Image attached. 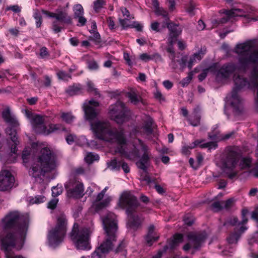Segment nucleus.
Returning <instances> with one entry per match:
<instances>
[{
  "mask_svg": "<svg viewBox=\"0 0 258 258\" xmlns=\"http://www.w3.org/2000/svg\"><path fill=\"white\" fill-rule=\"evenodd\" d=\"M58 199H52L48 204L47 207L51 209H54L56 207L57 204L58 203Z\"/></svg>",
  "mask_w": 258,
  "mask_h": 258,
  "instance_id": "obj_55",
  "label": "nucleus"
},
{
  "mask_svg": "<svg viewBox=\"0 0 258 258\" xmlns=\"http://www.w3.org/2000/svg\"><path fill=\"white\" fill-rule=\"evenodd\" d=\"M61 117L63 120L68 123H71L75 118V117L70 112H62Z\"/></svg>",
  "mask_w": 258,
  "mask_h": 258,
  "instance_id": "obj_37",
  "label": "nucleus"
},
{
  "mask_svg": "<svg viewBox=\"0 0 258 258\" xmlns=\"http://www.w3.org/2000/svg\"><path fill=\"white\" fill-rule=\"evenodd\" d=\"M95 190H99V188L96 186L95 185H93L92 186H89L87 189V190L86 191V193L88 194L89 196H90L94 191Z\"/></svg>",
  "mask_w": 258,
  "mask_h": 258,
  "instance_id": "obj_59",
  "label": "nucleus"
},
{
  "mask_svg": "<svg viewBox=\"0 0 258 258\" xmlns=\"http://www.w3.org/2000/svg\"><path fill=\"white\" fill-rule=\"evenodd\" d=\"M190 124L194 126L200 124V117L197 112H195L188 119Z\"/></svg>",
  "mask_w": 258,
  "mask_h": 258,
  "instance_id": "obj_36",
  "label": "nucleus"
},
{
  "mask_svg": "<svg viewBox=\"0 0 258 258\" xmlns=\"http://www.w3.org/2000/svg\"><path fill=\"white\" fill-rule=\"evenodd\" d=\"M7 10H12L15 13H19L21 11V8L18 5H14L8 7L6 9Z\"/></svg>",
  "mask_w": 258,
  "mask_h": 258,
  "instance_id": "obj_61",
  "label": "nucleus"
},
{
  "mask_svg": "<svg viewBox=\"0 0 258 258\" xmlns=\"http://www.w3.org/2000/svg\"><path fill=\"white\" fill-rule=\"evenodd\" d=\"M167 26L166 22H164L160 24L157 21H154L151 24V28L153 31L156 32H161L163 29H165Z\"/></svg>",
  "mask_w": 258,
  "mask_h": 258,
  "instance_id": "obj_33",
  "label": "nucleus"
},
{
  "mask_svg": "<svg viewBox=\"0 0 258 258\" xmlns=\"http://www.w3.org/2000/svg\"><path fill=\"white\" fill-rule=\"evenodd\" d=\"M99 105V103L93 100L86 101L83 105L85 118L89 121L91 130L95 136L99 139L117 144L118 147L116 152L130 160L140 158L136 164L138 168L146 171L151 156L148 146L141 140L137 139L133 142V149L128 151L126 148V139L122 128H112L110 123L107 121L96 120L93 121L99 113L97 108Z\"/></svg>",
  "mask_w": 258,
  "mask_h": 258,
  "instance_id": "obj_1",
  "label": "nucleus"
},
{
  "mask_svg": "<svg viewBox=\"0 0 258 258\" xmlns=\"http://www.w3.org/2000/svg\"><path fill=\"white\" fill-rule=\"evenodd\" d=\"M15 179L11 173L8 170L2 171L0 173V190L5 191L11 188Z\"/></svg>",
  "mask_w": 258,
  "mask_h": 258,
  "instance_id": "obj_14",
  "label": "nucleus"
},
{
  "mask_svg": "<svg viewBox=\"0 0 258 258\" xmlns=\"http://www.w3.org/2000/svg\"><path fill=\"white\" fill-rule=\"evenodd\" d=\"M140 58L143 61H148L153 59V57L147 53H143L140 55Z\"/></svg>",
  "mask_w": 258,
  "mask_h": 258,
  "instance_id": "obj_62",
  "label": "nucleus"
},
{
  "mask_svg": "<svg viewBox=\"0 0 258 258\" xmlns=\"http://www.w3.org/2000/svg\"><path fill=\"white\" fill-rule=\"evenodd\" d=\"M223 209L228 210L233 206V199H230L226 201H222Z\"/></svg>",
  "mask_w": 258,
  "mask_h": 258,
  "instance_id": "obj_48",
  "label": "nucleus"
},
{
  "mask_svg": "<svg viewBox=\"0 0 258 258\" xmlns=\"http://www.w3.org/2000/svg\"><path fill=\"white\" fill-rule=\"evenodd\" d=\"M40 56L42 58H44L49 55L48 51L46 47H43L40 50Z\"/></svg>",
  "mask_w": 258,
  "mask_h": 258,
  "instance_id": "obj_52",
  "label": "nucleus"
},
{
  "mask_svg": "<svg viewBox=\"0 0 258 258\" xmlns=\"http://www.w3.org/2000/svg\"><path fill=\"white\" fill-rule=\"evenodd\" d=\"M166 27L169 31L168 42L169 44L172 45L176 41L177 37L181 33L182 29L178 25L170 22L169 21L166 22Z\"/></svg>",
  "mask_w": 258,
  "mask_h": 258,
  "instance_id": "obj_16",
  "label": "nucleus"
},
{
  "mask_svg": "<svg viewBox=\"0 0 258 258\" xmlns=\"http://www.w3.org/2000/svg\"><path fill=\"white\" fill-rule=\"evenodd\" d=\"M155 12L156 15L159 16L161 15L165 18V21H169L168 14L165 10L162 8L159 7L156 10H155Z\"/></svg>",
  "mask_w": 258,
  "mask_h": 258,
  "instance_id": "obj_40",
  "label": "nucleus"
},
{
  "mask_svg": "<svg viewBox=\"0 0 258 258\" xmlns=\"http://www.w3.org/2000/svg\"><path fill=\"white\" fill-rule=\"evenodd\" d=\"M123 58L128 66H132L133 65L135 62V58L133 56H130L128 53H124Z\"/></svg>",
  "mask_w": 258,
  "mask_h": 258,
  "instance_id": "obj_46",
  "label": "nucleus"
},
{
  "mask_svg": "<svg viewBox=\"0 0 258 258\" xmlns=\"http://www.w3.org/2000/svg\"><path fill=\"white\" fill-rule=\"evenodd\" d=\"M88 90L89 92L93 93L95 94H98L97 89L95 87L94 84L91 81H88L87 83Z\"/></svg>",
  "mask_w": 258,
  "mask_h": 258,
  "instance_id": "obj_49",
  "label": "nucleus"
},
{
  "mask_svg": "<svg viewBox=\"0 0 258 258\" xmlns=\"http://www.w3.org/2000/svg\"><path fill=\"white\" fill-rule=\"evenodd\" d=\"M34 17L36 20V27L38 28L40 27L42 24V17L40 12L38 11H36L34 12Z\"/></svg>",
  "mask_w": 258,
  "mask_h": 258,
  "instance_id": "obj_43",
  "label": "nucleus"
},
{
  "mask_svg": "<svg viewBox=\"0 0 258 258\" xmlns=\"http://www.w3.org/2000/svg\"><path fill=\"white\" fill-rule=\"evenodd\" d=\"M57 75L59 79L68 81L69 79H71V77L70 75L66 73L63 71H59L57 73Z\"/></svg>",
  "mask_w": 258,
  "mask_h": 258,
  "instance_id": "obj_47",
  "label": "nucleus"
},
{
  "mask_svg": "<svg viewBox=\"0 0 258 258\" xmlns=\"http://www.w3.org/2000/svg\"><path fill=\"white\" fill-rule=\"evenodd\" d=\"M192 73L190 72L188 74V76L184 78L182 81L180 82V84L182 87H185L187 86L191 81L192 78Z\"/></svg>",
  "mask_w": 258,
  "mask_h": 258,
  "instance_id": "obj_45",
  "label": "nucleus"
},
{
  "mask_svg": "<svg viewBox=\"0 0 258 258\" xmlns=\"http://www.w3.org/2000/svg\"><path fill=\"white\" fill-rule=\"evenodd\" d=\"M74 173L76 175H82L85 173V170L83 167H79L74 170Z\"/></svg>",
  "mask_w": 258,
  "mask_h": 258,
  "instance_id": "obj_63",
  "label": "nucleus"
},
{
  "mask_svg": "<svg viewBox=\"0 0 258 258\" xmlns=\"http://www.w3.org/2000/svg\"><path fill=\"white\" fill-rule=\"evenodd\" d=\"M190 145L189 146H184L182 147L181 149V152L182 154L185 155H189L190 153V150L192 148H190Z\"/></svg>",
  "mask_w": 258,
  "mask_h": 258,
  "instance_id": "obj_57",
  "label": "nucleus"
},
{
  "mask_svg": "<svg viewBox=\"0 0 258 258\" xmlns=\"http://www.w3.org/2000/svg\"><path fill=\"white\" fill-rule=\"evenodd\" d=\"M228 17H242L244 16V12L240 9H232L230 10H225L224 12Z\"/></svg>",
  "mask_w": 258,
  "mask_h": 258,
  "instance_id": "obj_30",
  "label": "nucleus"
},
{
  "mask_svg": "<svg viewBox=\"0 0 258 258\" xmlns=\"http://www.w3.org/2000/svg\"><path fill=\"white\" fill-rule=\"evenodd\" d=\"M2 117L5 121L10 125L16 127L19 125L18 120L15 116L11 113L9 107H7L3 111Z\"/></svg>",
  "mask_w": 258,
  "mask_h": 258,
  "instance_id": "obj_19",
  "label": "nucleus"
},
{
  "mask_svg": "<svg viewBox=\"0 0 258 258\" xmlns=\"http://www.w3.org/2000/svg\"><path fill=\"white\" fill-rule=\"evenodd\" d=\"M52 196L53 197H57L62 192L63 188L61 185L58 184L52 187Z\"/></svg>",
  "mask_w": 258,
  "mask_h": 258,
  "instance_id": "obj_39",
  "label": "nucleus"
},
{
  "mask_svg": "<svg viewBox=\"0 0 258 258\" xmlns=\"http://www.w3.org/2000/svg\"><path fill=\"white\" fill-rule=\"evenodd\" d=\"M128 28H135L138 31H141L143 29V26L137 22H134L132 24H130V26Z\"/></svg>",
  "mask_w": 258,
  "mask_h": 258,
  "instance_id": "obj_56",
  "label": "nucleus"
},
{
  "mask_svg": "<svg viewBox=\"0 0 258 258\" xmlns=\"http://www.w3.org/2000/svg\"><path fill=\"white\" fill-rule=\"evenodd\" d=\"M88 67L91 70H96L98 68V66L97 62L93 60L88 62Z\"/></svg>",
  "mask_w": 258,
  "mask_h": 258,
  "instance_id": "obj_54",
  "label": "nucleus"
},
{
  "mask_svg": "<svg viewBox=\"0 0 258 258\" xmlns=\"http://www.w3.org/2000/svg\"><path fill=\"white\" fill-rule=\"evenodd\" d=\"M197 10L196 4L194 2H190L186 7L187 12L192 16L195 14Z\"/></svg>",
  "mask_w": 258,
  "mask_h": 258,
  "instance_id": "obj_42",
  "label": "nucleus"
},
{
  "mask_svg": "<svg viewBox=\"0 0 258 258\" xmlns=\"http://www.w3.org/2000/svg\"><path fill=\"white\" fill-rule=\"evenodd\" d=\"M74 18L78 20V26H84L87 22L86 19L83 16L84 10L83 7L80 5H76L73 8Z\"/></svg>",
  "mask_w": 258,
  "mask_h": 258,
  "instance_id": "obj_17",
  "label": "nucleus"
},
{
  "mask_svg": "<svg viewBox=\"0 0 258 258\" xmlns=\"http://www.w3.org/2000/svg\"><path fill=\"white\" fill-rule=\"evenodd\" d=\"M204 141L201 140H196L193 143H192L190 145V148H194L196 147L197 146L199 145L200 147L202 148H207L209 150L215 149L217 147V143L215 142H209L204 143Z\"/></svg>",
  "mask_w": 258,
  "mask_h": 258,
  "instance_id": "obj_23",
  "label": "nucleus"
},
{
  "mask_svg": "<svg viewBox=\"0 0 258 258\" xmlns=\"http://www.w3.org/2000/svg\"><path fill=\"white\" fill-rule=\"evenodd\" d=\"M228 20V18H223L220 20H214L212 21L214 26H217L219 24H223L226 23Z\"/></svg>",
  "mask_w": 258,
  "mask_h": 258,
  "instance_id": "obj_60",
  "label": "nucleus"
},
{
  "mask_svg": "<svg viewBox=\"0 0 258 258\" xmlns=\"http://www.w3.org/2000/svg\"><path fill=\"white\" fill-rule=\"evenodd\" d=\"M106 4L104 0H96L94 2V9L96 12H99Z\"/></svg>",
  "mask_w": 258,
  "mask_h": 258,
  "instance_id": "obj_38",
  "label": "nucleus"
},
{
  "mask_svg": "<svg viewBox=\"0 0 258 258\" xmlns=\"http://www.w3.org/2000/svg\"><path fill=\"white\" fill-rule=\"evenodd\" d=\"M65 188L69 198H80L84 195L83 184L77 178L71 179L65 184Z\"/></svg>",
  "mask_w": 258,
  "mask_h": 258,
  "instance_id": "obj_13",
  "label": "nucleus"
},
{
  "mask_svg": "<svg viewBox=\"0 0 258 258\" xmlns=\"http://www.w3.org/2000/svg\"><path fill=\"white\" fill-rule=\"evenodd\" d=\"M206 52V48H201L198 52L191 55L187 62V67L191 69L193 65L201 60Z\"/></svg>",
  "mask_w": 258,
  "mask_h": 258,
  "instance_id": "obj_21",
  "label": "nucleus"
},
{
  "mask_svg": "<svg viewBox=\"0 0 258 258\" xmlns=\"http://www.w3.org/2000/svg\"><path fill=\"white\" fill-rule=\"evenodd\" d=\"M212 207L215 211H219L223 209L222 202H216L212 204Z\"/></svg>",
  "mask_w": 258,
  "mask_h": 258,
  "instance_id": "obj_51",
  "label": "nucleus"
},
{
  "mask_svg": "<svg viewBox=\"0 0 258 258\" xmlns=\"http://www.w3.org/2000/svg\"><path fill=\"white\" fill-rule=\"evenodd\" d=\"M152 132V120L150 118L148 119V122L142 127L141 128L138 127L133 131V133L135 134L140 133L141 134H146L147 135H150Z\"/></svg>",
  "mask_w": 258,
  "mask_h": 258,
  "instance_id": "obj_24",
  "label": "nucleus"
},
{
  "mask_svg": "<svg viewBox=\"0 0 258 258\" xmlns=\"http://www.w3.org/2000/svg\"><path fill=\"white\" fill-rule=\"evenodd\" d=\"M45 201V198L43 196H37L34 198L31 199L30 201L32 204H40Z\"/></svg>",
  "mask_w": 258,
  "mask_h": 258,
  "instance_id": "obj_44",
  "label": "nucleus"
},
{
  "mask_svg": "<svg viewBox=\"0 0 258 258\" xmlns=\"http://www.w3.org/2000/svg\"><path fill=\"white\" fill-rule=\"evenodd\" d=\"M90 33L92 34L90 37L91 39H93L95 41H98L100 39V35L99 34L96 32L95 30H91L90 31Z\"/></svg>",
  "mask_w": 258,
  "mask_h": 258,
  "instance_id": "obj_58",
  "label": "nucleus"
},
{
  "mask_svg": "<svg viewBox=\"0 0 258 258\" xmlns=\"http://www.w3.org/2000/svg\"><path fill=\"white\" fill-rule=\"evenodd\" d=\"M247 229V228L244 226L240 227L239 232L234 231L231 233L227 238V241L229 244L236 243L239 239L241 234L244 232Z\"/></svg>",
  "mask_w": 258,
  "mask_h": 258,
  "instance_id": "obj_25",
  "label": "nucleus"
},
{
  "mask_svg": "<svg viewBox=\"0 0 258 258\" xmlns=\"http://www.w3.org/2000/svg\"><path fill=\"white\" fill-rule=\"evenodd\" d=\"M240 159L239 154L231 148H227L225 151V155L222 159V168L223 171L230 178L235 177L237 171L236 166Z\"/></svg>",
  "mask_w": 258,
  "mask_h": 258,
  "instance_id": "obj_9",
  "label": "nucleus"
},
{
  "mask_svg": "<svg viewBox=\"0 0 258 258\" xmlns=\"http://www.w3.org/2000/svg\"><path fill=\"white\" fill-rule=\"evenodd\" d=\"M188 57L187 56H182L180 60H176V62H178L182 70L184 69L186 67V61H187Z\"/></svg>",
  "mask_w": 258,
  "mask_h": 258,
  "instance_id": "obj_50",
  "label": "nucleus"
},
{
  "mask_svg": "<svg viewBox=\"0 0 258 258\" xmlns=\"http://www.w3.org/2000/svg\"><path fill=\"white\" fill-rule=\"evenodd\" d=\"M233 133L231 132L227 133L225 135H220L216 133L213 135H209V137L211 139L215 140L217 141H219L222 140H227L233 136Z\"/></svg>",
  "mask_w": 258,
  "mask_h": 258,
  "instance_id": "obj_31",
  "label": "nucleus"
},
{
  "mask_svg": "<svg viewBox=\"0 0 258 258\" xmlns=\"http://www.w3.org/2000/svg\"><path fill=\"white\" fill-rule=\"evenodd\" d=\"M118 205L126 208V213L132 226L137 227L141 224L142 219L133 214L139 205L137 198L133 195L129 191L123 192L120 197Z\"/></svg>",
  "mask_w": 258,
  "mask_h": 258,
  "instance_id": "obj_6",
  "label": "nucleus"
},
{
  "mask_svg": "<svg viewBox=\"0 0 258 258\" xmlns=\"http://www.w3.org/2000/svg\"><path fill=\"white\" fill-rule=\"evenodd\" d=\"M91 231L86 227H79L75 223L70 237L77 249L85 250L90 248L89 237Z\"/></svg>",
  "mask_w": 258,
  "mask_h": 258,
  "instance_id": "obj_8",
  "label": "nucleus"
},
{
  "mask_svg": "<svg viewBox=\"0 0 258 258\" xmlns=\"http://www.w3.org/2000/svg\"><path fill=\"white\" fill-rule=\"evenodd\" d=\"M108 114L110 119L117 124H122L129 119L128 109L120 101H117L109 107Z\"/></svg>",
  "mask_w": 258,
  "mask_h": 258,
  "instance_id": "obj_10",
  "label": "nucleus"
},
{
  "mask_svg": "<svg viewBox=\"0 0 258 258\" xmlns=\"http://www.w3.org/2000/svg\"><path fill=\"white\" fill-rule=\"evenodd\" d=\"M5 228L17 227L15 233H8L2 240V249L5 253L6 258H26L21 255L15 254L13 249L20 250L24 243L27 230L26 223L20 224V217L17 212L10 213L3 220Z\"/></svg>",
  "mask_w": 258,
  "mask_h": 258,
  "instance_id": "obj_4",
  "label": "nucleus"
},
{
  "mask_svg": "<svg viewBox=\"0 0 258 258\" xmlns=\"http://www.w3.org/2000/svg\"><path fill=\"white\" fill-rule=\"evenodd\" d=\"M122 160H117L114 158L107 163L108 167L112 171H119L120 169Z\"/></svg>",
  "mask_w": 258,
  "mask_h": 258,
  "instance_id": "obj_32",
  "label": "nucleus"
},
{
  "mask_svg": "<svg viewBox=\"0 0 258 258\" xmlns=\"http://www.w3.org/2000/svg\"><path fill=\"white\" fill-rule=\"evenodd\" d=\"M154 226L151 225L149 227L148 232L146 237V242L149 246H151L154 242L157 241L159 238L158 236H155L154 232Z\"/></svg>",
  "mask_w": 258,
  "mask_h": 258,
  "instance_id": "obj_27",
  "label": "nucleus"
},
{
  "mask_svg": "<svg viewBox=\"0 0 258 258\" xmlns=\"http://www.w3.org/2000/svg\"><path fill=\"white\" fill-rule=\"evenodd\" d=\"M67 225L66 217L63 215L59 216L55 226L48 233V243L51 247H55L62 242L67 232Z\"/></svg>",
  "mask_w": 258,
  "mask_h": 258,
  "instance_id": "obj_7",
  "label": "nucleus"
},
{
  "mask_svg": "<svg viewBox=\"0 0 258 258\" xmlns=\"http://www.w3.org/2000/svg\"><path fill=\"white\" fill-rule=\"evenodd\" d=\"M212 67H210V68H209V69H207L204 70L202 72V73H201V74L199 75V76H198L199 80L200 81H202L203 80H204L206 78V77H207L208 71H209L210 70H212Z\"/></svg>",
  "mask_w": 258,
  "mask_h": 258,
  "instance_id": "obj_53",
  "label": "nucleus"
},
{
  "mask_svg": "<svg viewBox=\"0 0 258 258\" xmlns=\"http://www.w3.org/2000/svg\"><path fill=\"white\" fill-rule=\"evenodd\" d=\"M6 134L10 136L12 141L14 143V147L12 148L11 152L13 153H16V145H18L19 141L17 140V133L15 130L11 128H8L6 130Z\"/></svg>",
  "mask_w": 258,
  "mask_h": 258,
  "instance_id": "obj_26",
  "label": "nucleus"
},
{
  "mask_svg": "<svg viewBox=\"0 0 258 258\" xmlns=\"http://www.w3.org/2000/svg\"><path fill=\"white\" fill-rule=\"evenodd\" d=\"M183 241V236L181 234H175L173 239L170 240L168 244L164 247V251H166L168 248L173 249L176 248L180 243Z\"/></svg>",
  "mask_w": 258,
  "mask_h": 258,
  "instance_id": "obj_22",
  "label": "nucleus"
},
{
  "mask_svg": "<svg viewBox=\"0 0 258 258\" xmlns=\"http://www.w3.org/2000/svg\"><path fill=\"white\" fill-rule=\"evenodd\" d=\"M120 11L123 18L119 17V23L123 28H127L130 26V20L134 19V17L130 14L129 11L125 8H120Z\"/></svg>",
  "mask_w": 258,
  "mask_h": 258,
  "instance_id": "obj_18",
  "label": "nucleus"
},
{
  "mask_svg": "<svg viewBox=\"0 0 258 258\" xmlns=\"http://www.w3.org/2000/svg\"><path fill=\"white\" fill-rule=\"evenodd\" d=\"M167 52L169 53V57L171 59V61L170 63V67L175 70L177 68V64L176 62V57H179V54H175L173 48L171 46H169L167 49Z\"/></svg>",
  "mask_w": 258,
  "mask_h": 258,
  "instance_id": "obj_28",
  "label": "nucleus"
},
{
  "mask_svg": "<svg viewBox=\"0 0 258 258\" xmlns=\"http://www.w3.org/2000/svg\"><path fill=\"white\" fill-rule=\"evenodd\" d=\"M251 163V159L249 157H245L241 159L239 167L240 169H248L250 167Z\"/></svg>",
  "mask_w": 258,
  "mask_h": 258,
  "instance_id": "obj_34",
  "label": "nucleus"
},
{
  "mask_svg": "<svg viewBox=\"0 0 258 258\" xmlns=\"http://www.w3.org/2000/svg\"><path fill=\"white\" fill-rule=\"evenodd\" d=\"M206 238V236L198 237L194 234H189L188 235V239L189 240V242L183 246V250L184 251H187L190 248H192L194 250L192 251V253H194L196 250L198 249L200 247L201 243L204 241Z\"/></svg>",
  "mask_w": 258,
  "mask_h": 258,
  "instance_id": "obj_15",
  "label": "nucleus"
},
{
  "mask_svg": "<svg viewBox=\"0 0 258 258\" xmlns=\"http://www.w3.org/2000/svg\"><path fill=\"white\" fill-rule=\"evenodd\" d=\"M105 239L92 254V258H104L105 255L113 248L116 241L117 223L116 216L109 213L102 220Z\"/></svg>",
  "mask_w": 258,
  "mask_h": 258,
  "instance_id": "obj_5",
  "label": "nucleus"
},
{
  "mask_svg": "<svg viewBox=\"0 0 258 258\" xmlns=\"http://www.w3.org/2000/svg\"><path fill=\"white\" fill-rule=\"evenodd\" d=\"M120 168H121L122 169V170L125 173H128L130 171V167L128 166V165L127 164V163H125L123 161L122 162Z\"/></svg>",
  "mask_w": 258,
  "mask_h": 258,
  "instance_id": "obj_64",
  "label": "nucleus"
},
{
  "mask_svg": "<svg viewBox=\"0 0 258 258\" xmlns=\"http://www.w3.org/2000/svg\"><path fill=\"white\" fill-rule=\"evenodd\" d=\"M44 122V118L39 115L34 114L31 118V124L34 131L37 133L47 135L63 129L62 126L60 124H51L49 125V128H47Z\"/></svg>",
  "mask_w": 258,
  "mask_h": 258,
  "instance_id": "obj_11",
  "label": "nucleus"
},
{
  "mask_svg": "<svg viewBox=\"0 0 258 258\" xmlns=\"http://www.w3.org/2000/svg\"><path fill=\"white\" fill-rule=\"evenodd\" d=\"M127 95L131 102L135 104H137L142 100L139 93L134 89H132L127 92Z\"/></svg>",
  "mask_w": 258,
  "mask_h": 258,
  "instance_id": "obj_29",
  "label": "nucleus"
},
{
  "mask_svg": "<svg viewBox=\"0 0 258 258\" xmlns=\"http://www.w3.org/2000/svg\"><path fill=\"white\" fill-rule=\"evenodd\" d=\"M81 87L79 85L73 86L69 87L67 92L70 95H74L78 94L80 91Z\"/></svg>",
  "mask_w": 258,
  "mask_h": 258,
  "instance_id": "obj_41",
  "label": "nucleus"
},
{
  "mask_svg": "<svg viewBox=\"0 0 258 258\" xmlns=\"http://www.w3.org/2000/svg\"><path fill=\"white\" fill-rule=\"evenodd\" d=\"M85 161L88 164H91L93 161L99 160V156L97 154L93 153H88L85 157Z\"/></svg>",
  "mask_w": 258,
  "mask_h": 258,
  "instance_id": "obj_35",
  "label": "nucleus"
},
{
  "mask_svg": "<svg viewBox=\"0 0 258 258\" xmlns=\"http://www.w3.org/2000/svg\"><path fill=\"white\" fill-rule=\"evenodd\" d=\"M42 13L49 17L54 18L56 19L52 23V29L55 33L61 31L62 27L60 26V23L71 24L72 23L71 17L66 11L57 9L55 13H51L42 10Z\"/></svg>",
  "mask_w": 258,
  "mask_h": 258,
  "instance_id": "obj_12",
  "label": "nucleus"
},
{
  "mask_svg": "<svg viewBox=\"0 0 258 258\" xmlns=\"http://www.w3.org/2000/svg\"><path fill=\"white\" fill-rule=\"evenodd\" d=\"M103 192H100L96 196L94 203V205L95 206L97 210H100L103 208L106 207L108 205L110 201H111V197H106L102 202L97 203L100 201L104 196Z\"/></svg>",
  "mask_w": 258,
  "mask_h": 258,
  "instance_id": "obj_20",
  "label": "nucleus"
},
{
  "mask_svg": "<svg viewBox=\"0 0 258 258\" xmlns=\"http://www.w3.org/2000/svg\"><path fill=\"white\" fill-rule=\"evenodd\" d=\"M253 44L250 41H247L237 44L234 52L238 56L237 64L228 63L224 64L216 73V78L218 80L227 79L234 73L245 71L251 63H256V66L253 71L251 83L239 76L234 75V82L235 85L231 94L226 97L227 102L231 104L234 110L240 112L243 109V101L238 95L236 89L244 87H256L257 88L256 104L258 106V48L253 50Z\"/></svg>",
  "mask_w": 258,
  "mask_h": 258,
  "instance_id": "obj_2",
  "label": "nucleus"
},
{
  "mask_svg": "<svg viewBox=\"0 0 258 258\" xmlns=\"http://www.w3.org/2000/svg\"><path fill=\"white\" fill-rule=\"evenodd\" d=\"M31 148H26L22 153V159L25 166L30 162L29 175L36 182L43 183L46 172L55 170L58 165L56 156L47 147L40 149L34 154Z\"/></svg>",
  "mask_w": 258,
  "mask_h": 258,
  "instance_id": "obj_3",
  "label": "nucleus"
}]
</instances>
